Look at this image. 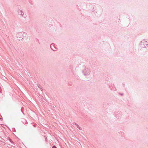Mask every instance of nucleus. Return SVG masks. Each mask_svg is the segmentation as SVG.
<instances>
[{"label":"nucleus","instance_id":"1","mask_svg":"<svg viewBox=\"0 0 148 148\" xmlns=\"http://www.w3.org/2000/svg\"><path fill=\"white\" fill-rule=\"evenodd\" d=\"M52 148H57L55 146H53V147Z\"/></svg>","mask_w":148,"mask_h":148}]
</instances>
